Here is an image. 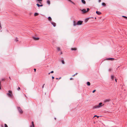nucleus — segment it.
<instances>
[{
	"mask_svg": "<svg viewBox=\"0 0 127 127\" xmlns=\"http://www.w3.org/2000/svg\"><path fill=\"white\" fill-rule=\"evenodd\" d=\"M96 116H97V118H98L99 117L98 116H97V115H95L94 116V117H96Z\"/></svg>",
	"mask_w": 127,
	"mask_h": 127,
	"instance_id": "2f4dec72",
	"label": "nucleus"
},
{
	"mask_svg": "<svg viewBox=\"0 0 127 127\" xmlns=\"http://www.w3.org/2000/svg\"><path fill=\"white\" fill-rule=\"evenodd\" d=\"M50 73H49V74H50Z\"/></svg>",
	"mask_w": 127,
	"mask_h": 127,
	"instance_id": "5fc2aeb1",
	"label": "nucleus"
},
{
	"mask_svg": "<svg viewBox=\"0 0 127 127\" xmlns=\"http://www.w3.org/2000/svg\"><path fill=\"white\" fill-rule=\"evenodd\" d=\"M102 5H103L104 6H106V4L104 3V2H103L102 3Z\"/></svg>",
	"mask_w": 127,
	"mask_h": 127,
	"instance_id": "4be33fe9",
	"label": "nucleus"
},
{
	"mask_svg": "<svg viewBox=\"0 0 127 127\" xmlns=\"http://www.w3.org/2000/svg\"><path fill=\"white\" fill-rule=\"evenodd\" d=\"M20 87H18V89H17V90H18V91H19V90H20Z\"/></svg>",
	"mask_w": 127,
	"mask_h": 127,
	"instance_id": "c85d7f7f",
	"label": "nucleus"
},
{
	"mask_svg": "<svg viewBox=\"0 0 127 127\" xmlns=\"http://www.w3.org/2000/svg\"><path fill=\"white\" fill-rule=\"evenodd\" d=\"M34 71L35 72L36 71V69H35V68H34Z\"/></svg>",
	"mask_w": 127,
	"mask_h": 127,
	"instance_id": "c9c22d12",
	"label": "nucleus"
},
{
	"mask_svg": "<svg viewBox=\"0 0 127 127\" xmlns=\"http://www.w3.org/2000/svg\"><path fill=\"white\" fill-rule=\"evenodd\" d=\"M52 24L54 27H55L56 26V24L55 23H54V22H52Z\"/></svg>",
	"mask_w": 127,
	"mask_h": 127,
	"instance_id": "f8f14e48",
	"label": "nucleus"
},
{
	"mask_svg": "<svg viewBox=\"0 0 127 127\" xmlns=\"http://www.w3.org/2000/svg\"><path fill=\"white\" fill-rule=\"evenodd\" d=\"M101 105H96L94 106L93 108L94 109L96 108H99L101 107Z\"/></svg>",
	"mask_w": 127,
	"mask_h": 127,
	"instance_id": "20e7f679",
	"label": "nucleus"
},
{
	"mask_svg": "<svg viewBox=\"0 0 127 127\" xmlns=\"http://www.w3.org/2000/svg\"><path fill=\"white\" fill-rule=\"evenodd\" d=\"M1 127H3V125H2Z\"/></svg>",
	"mask_w": 127,
	"mask_h": 127,
	"instance_id": "603ef678",
	"label": "nucleus"
},
{
	"mask_svg": "<svg viewBox=\"0 0 127 127\" xmlns=\"http://www.w3.org/2000/svg\"><path fill=\"white\" fill-rule=\"evenodd\" d=\"M96 13L98 15H100L101 14V12L98 11H96Z\"/></svg>",
	"mask_w": 127,
	"mask_h": 127,
	"instance_id": "1a4fd4ad",
	"label": "nucleus"
},
{
	"mask_svg": "<svg viewBox=\"0 0 127 127\" xmlns=\"http://www.w3.org/2000/svg\"><path fill=\"white\" fill-rule=\"evenodd\" d=\"M48 20L50 21H51L52 20V19H51V17H48Z\"/></svg>",
	"mask_w": 127,
	"mask_h": 127,
	"instance_id": "a211bd4d",
	"label": "nucleus"
},
{
	"mask_svg": "<svg viewBox=\"0 0 127 127\" xmlns=\"http://www.w3.org/2000/svg\"><path fill=\"white\" fill-rule=\"evenodd\" d=\"M39 3L40 4H41L42 3L41 2V1H39Z\"/></svg>",
	"mask_w": 127,
	"mask_h": 127,
	"instance_id": "a19ab883",
	"label": "nucleus"
},
{
	"mask_svg": "<svg viewBox=\"0 0 127 127\" xmlns=\"http://www.w3.org/2000/svg\"><path fill=\"white\" fill-rule=\"evenodd\" d=\"M83 22V21H79L77 22V24H74V26H76V25H81Z\"/></svg>",
	"mask_w": 127,
	"mask_h": 127,
	"instance_id": "f03ea898",
	"label": "nucleus"
},
{
	"mask_svg": "<svg viewBox=\"0 0 127 127\" xmlns=\"http://www.w3.org/2000/svg\"><path fill=\"white\" fill-rule=\"evenodd\" d=\"M62 54V51L61 52V54Z\"/></svg>",
	"mask_w": 127,
	"mask_h": 127,
	"instance_id": "c03bdc74",
	"label": "nucleus"
},
{
	"mask_svg": "<svg viewBox=\"0 0 127 127\" xmlns=\"http://www.w3.org/2000/svg\"><path fill=\"white\" fill-rule=\"evenodd\" d=\"M95 19H96V17H95Z\"/></svg>",
	"mask_w": 127,
	"mask_h": 127,
	"instance_id": "de8ad7c7",
	"label": "nucleus"
},
{
	"mask_svg": "<svg viewBox=\"0 0 127 127\" xmlns=\"http://www.w3.org/2000/svg\"><path fill=\"white\" fill-rule=\"evenodd\" d=\"M32 125L33 126V127H34V124L33 122H32Z\"/></svg>",
	"mask_w": 127,
	"mask_h": 127,
	"instance_id": "5701e85b",
	"label": "nucleus"
},
{
	"mask_svg": "<svg viewBox=\"0 0 127 127\" xmlns=\"http://www.w3.org/2000/svg\"><path fill=\"white\" fill-rule=\"evenodd\" d=\"M7 95L10 97H11L12 96V92L11 91L9 90L8 91V93L7 94Z\"/></svg>",
	"mask_w": 127,
	"mask_h": 127,
	"instance_id": "f257e3e1",
	"label": "nucleus"
},
{
	"mask_svg": "<svg viewBox=\"0 0 127 127\" xmlns=\"http://www.w3.org/2000/svg\"><path fill=\"white\" fill-rule=\"evenodd\" d=\"M47 3L49 4H50V0H48L47 1Z\"/></svg>",
	"mask_w": 127,
	"mask_h": 127,
	"instance_id": "6ab92c4d",
	"label": "nucleus"
},
{
	"mask_svg": "<svg viewBox=\"0 0 127 127\" xmlns=\"http://www.w3.org/2000/svg\"><path fill=\"white\" fill-rule=\"evenodd\" d=\"M71 50H77V48H72L71 49Z\"/></svg>",
	"mask_w": 127,
	"mask_h": 127,
	"instance_id": "4468645a",
	"label": "nucleus"
},
{
	"mask_svg": "<svg viewBox=\"0 0 127 127\" xmlns=\"http://www.w3.org/2000/svg\"><path fill=\"white\" fill-rule=\"evenodd\" d=\"M9 78L10 79H11L10 77H9Z\"/></svg>",
	"mask_w": 127,
	"mask_h": 127,
	"instance_id": "09e8293b",
	"label": "nucleus"
},
{
	"mask_svg": "<svg viewBox=\"0 0 127 127\" xmlns=\"http://www.w3.org/2000/svg\"><path fill=\"white\" fill-rule=\"evenodd\" d=\"M34 16H37V15H38V14L37 13H35L34 14Z\"/></svg>",
	"mask_w": 127,
	"mask_h": 127,
	"instance_id": "412c9836",
	"label": "nucleus"
},
{
	"mask_svg": "<svg viewBox=\"0 0 127 127\" xmlns=\"http://www.w3.org/2000/svg\"><path fill=\"white\" fill-rule=\"evenodd\" d=\"M82 2L84 4H86V2L85 0H81Z\"/></svg>",
	"mask_w": 127,
	"mask_h": 127,
	"instance_id": "9b49d317",
	"label": "nucleus"
},
{
	"mask_svg": "<svg viewBox=\"0 0 127 127\" xmlns=\"http://www.w3.org/2000/svg\"><path fill=\"white\" fill-rule=\"evenodd\" d=\"M125 19H127V17L126 16H122Z\"/></svg>",
	"mask_w": 127,
	"mask_h": 127,
	"instance_id": "393cba45",
	"label": "nucleus"
},
{
	"mask_svg": "<svg viewBox=\"0 0 127 127\" xmlns=\"http://www.w3.org/2000/svg\"><path fill=\"white\" fill-rule=\"evenodd\" d=\"M62 62L63 64H64L65 63L64 61V60H62Z\"/></svg>",
	"mask_w": 127,
	"mask_h": 127,
	"instance_id": "b1692460",
	"label": "nucleus"
},
{
	"mask_svg": "<svg viewBox=\"0 0 127 127\" xmlns=\"http://www.w3.org/2000/svg\"><path fill=\"white\" fill-rule=\"evenodd\" d=\"M30 15H32V14H30Z\"/></svg>",
	"mask_w": 127,
	"mask_h": 127,
	"instance_id": "8fccbe9b",
	"label": "nucleus"
},
{
	"mask_svg": "<svg viewBox=\"0 0 127 127\" xmlns=\"http://www.w3.org/2000/svg\"><path fill=\"white\" fill-rule=\"evenodd\" d=\"M4 126H5V127H8V126H7V125L6 124H5Z\"/></svg>",
	"mask_w": 127,
	"mask_h": 127,
	"instance_id": "bb28decb",
	"label": "nucleus"
},
{
	"mask_svg": "<svg viewBox=\"0 0 127 127\" xmlns=\"http://www.w3.org/2000/svg\"><path fill=\"white\" fill-rule=\"evenodd\" d=\"M32 38L33 39L35 40H38L39 39V37H33Z\"/></svg>",
	"mask_w": 127,
	"mask_h": 127,
	"instance_id": "39448f33",
	"label": "nucleus"
},
{
	"mask_svg": "<svg viewBox=\"0 0 127 127\" xmlns=\"http://www.w3.org/2000/svg\"><path fill=\"white\" fill-rule=\"evenodd\" d=\"M87 84L89 86L90 85V83L89 82H87Z\"/></svg>",
	"mask_w": 127,
	"mask_h": 127,
	"instance_id": "dca6fc26",
	"label": "nucleus"
},
{
	"mask_svg": "<svg viewBox=\"0 0 127 127\" xmlns=\"http://www.w3.org/2000/svg\"><path fill=\"white\" fill-rule=\"evenodd\" d=\"M16 41H18V39H16Z\"/></svg>",
	"mask_w": 127,
	"mask_h": 127,
	"instance_id": "e433bc0d",
	"label": "nucleus"
},
{
	"mask_svg": "<svg viewBox=\"0 0 127 127\" xmlns=\"http://www.w3.org/2000/svg\"><path fill=\"white\" fill-rule=\"evenodd\" d=\"M77 74H78V73H75V75H77Z\"/></svg>",
	"mask_w": 127,
	"mask_h": 127,
	"instance_id": "37998d69",
	"label": "nucleus"
},
{
	"mask_svg": "<svg viewBox=\"0 0 127 127\" xmlns=\"http://www.w3.org/2000/svg\"><path fill=\"white\" fill-rule=\"evenodd\" d=\"M90 10V9L89 8H87V10L86 11H87V12H88V11H89Z\"/></svg>",
	"mask_w": 127,
	"mask_h": 127,
	"instance_id": "a878e982",
	"label": "nucleus"
},
{
	"mask_svg": "<svg viewBox=\"0 0 127 127\" xmlns=\"http://www.w3.org/2000/svg\"><path fill=\"white\" fill-rule=\"evenodd\" d=\"M25 96L26 97V95H25Z\"/></svg>",
	"mask_w": 127,
	"mask_h": 127,
	"instance_id": "6e6d98bb",
	"label": "nucleus"
},
{
	"mask_svg": "<svg viewBox=\"0 0 127 127\" xmlns=\"http://www.w3.org/2000/svg\"><path fill=\"white\" fill-rule=\"evenodd\" d=\"M101 1V0H99L98 2H100Z\"/></svg>",
	"mask_w": 127,
	"mask_h": 127,
	"instance_id": "4c0bfd02",
	"label": "nucleus"
},
{
	"mask_svg": "<svg viewBox=\"0 0 127 127\" xmlns=\"http://www.w3.org/2000/svg\"><path fill=\"white\" fill-rule=\"evenodd\" d=\"M61 78V77H60V78H59V79H60Z\"/></svg>",
	"mask_w": 127,
	"mask_h": 127,
	"instance_id": "3c124183",
	"label": "nucleus"
},
{
	"mask_svg": "<svg viewBox=\"0 0 127 127\" xmlns=\"http://www.w3.org/2000/svg\"><path fill=\"white\" fill-rule=\"evenodd\" d=\"M115 81H116V82H117V80L116 79H115Z\"/></svg>",
	"mask_w": 127,
	"mask_h": 127,
	"instance_id": "49530a36",
	"label": "nucleus"
},
{
	"mask_svg": "<svg viewBox=\"0 0 127 127\" xmlns=\"http://www.w3.org/2000/svg\"><path fill=\"white\" fill-rule=\"evenodd\" d=\"M96 91V90H93V93H95Z\"/></svg>",
	"mask_w": 127,
	"mask_h": 127,
	"instance_id": "cd10ccee",
	"label": "nucleus"
},
{
	"mask_svg": "<svg viewBox=\"0 0 127 127\" xmlns=\"http://www.w3.org/2000/svg\"><path fill=\"white\" fill-rule=\"evenodd\" d=\"M44 85H45V84H44V85H43V86H42V88H43V87H44Z\"/></svg>",
	"mask_w": 127,
	"mask_h": 127,
	"instance_id": "79ce46f5",
	"label": "nucleus"
},
{
	"mask_svg": "<svg viewBox=\"0 0 127 127\" xmlns=\"http://www.w3.org/2000/svg\"><path fill=\"white\" fill-rule=\"evenodd\" d=\"M5 80V79H4V78H3V79H1V80H2V81H4V80Z\"/></svg>",
	"mask_w": 127,
	"mask_h": 127,
	"instance_id": "72a5a7b5",
	"label": "nucleus"
},
{
	"mask_svg": "<svg viewBox=\"0 0 127 127\" xmlns=\"http://www.w3.org/2000/svg\"><path fill=\"white\" fill-rule=\"evenodd\" d=\"M56 79H58V78H56Z\"/></svg>",
	"mask_w": 127,
	"mask_h": 127,
	"instance_id": "864d4df0",
	"label": "nucleus"
},
{
	"mask_svg": "<svg viewBox=\"0 0 127 127\" xmlns=\"http://www.w3.org/2000/svg\"><path fill=\"white\" fill-rule=\"evenodd\" d=\"M102 104V103H99V105H101Z\"/></svg>",
	"mask_w": 127,
	"mask_h": 127,
	"instance_id": "c756f323",
	"label": "nucleus"
},
{
	"mask_svg": "<svg viewBox=\"0 0 127 127\" xmlns=\"http://www.w3.org/2000/svg\"><path fill=\"white\" fill-rule=\"evenodd\" d=\"M83 13H85L87 12V11L85 9H83V10H81Z\"/></svg>",
	"mask_w": 127,
	"mask_h": 127,
	"instance_id": "423d86ee",
	"label": "nucleus"
},
{
	"mask_svg": "<svg viewBox=\"0 0 127 127\" xmlns=\"http://www.w3.org/2000/svg\"><path fill=\"white\" fill-rule=\"evenodd\" d=\"M70 80H73V78H70Z\"/></svg>",
	"mask_w": 127,
	"mask_h": 127,
	"instance_id": "7c9ffc66",
	"label": "nucleus"
},
{
	"mask_svg": "<svg viewBox=\"0 0 127 127\" xmlns=\"http://www.w3.org/2000/svg\"><path fill=\"white\" fill-rule=\"evenodd\" d=\"M75 75V74H74V75H73L72 76H73V77H74Z\"/></svg>",
	"mask_w": 127,
	"mask_h": 127,
	"instance_id": "ea45409f",
	"label": "nucleus"
},
{
	"mask_svg": "<svg viewBox=\"0 0 127 127\" xmlns=\"http://www.w3.org/2000/svg\"><path fill=\"white\" fill-rule=\"evenodd\" d=\"M110 99H107L104 100V102H108L110 101Z\"/></svg>",
	"mask_w": 127,
	"mask_h": 127,
	"instance_id": "0eeeda50",
	"label": "nucleus"
},
{
	"mask_svg": "<svg viewBox=\"0 0 127 127\" xmlns=\"http://www.w3.org/2000/svg\"><path fill=\"white\" fill-rule=\"evenodd\" d=\"M111 78L112 79V80H114V76H111Z\"/></svg>",
	"mask_w": 127,
	"mask_h": 127,
	"instance_id": "aec40b11",
	"label": "nucleus"
},
{
	"mask_svg": "<svg viewBox=\"0 0 127 127\" xmlns=\"http://www.w3.org/2000/svg\"><path fill=\"white\" fill-rule=\"evenodd\" d=\"M107 60H110L111 61H113L114 60V58H110L107 59Z\"/></svg>",
	"mask_w": 127,
	"mask_h": 127,
	"instance_id": "6e6552de",
	"label": "nucleus"
},
{
	"mask_svg": "<svg viewBox=\"0 0 127 127\" xmlns=\"http://www.w3.org/2000/svg\"><path fill=\"white\" fill-rule=\"evenodd\" d=\"M57 49L58 51H60L61 50V49L60 47H58L57 48Z\"/></svg>",
	"mask_w": 127,
	"mask_h": 127,
	"instance_id": "2eb2a0df",
	"label": "nucleus"
},
{
	"mask_svg": "<svg viewBox=\"0 0 127 127\" xmlns=\"http://www.w3.org/2000/svg\"><path fill=\"white\" fill-rule=\"evenodd\" d=\"M54 72V71H51V72H50V73H53Z\"/></svg>",
	"mask_w": 127,
	"mask_h": 127,
	"instance_id": "f704fd0d",
	"label": "nucleus"
},
{
	"mask_svg": "<svg viewBox=\"0 0 127 127\" xmlns=\"http://www.w3.org/2000/svg\"><path fill=\"white\" fill-rule=\"evenodd\" d=\"M1 82L0 81V85H1Z\"/></svg>",
	"mask_w": 127,
	"mask_h": 127,
	"instance_id": "a18cd8bd",
	"label": "nucleus"
},
{
	"mask_svg": "<svg viewBox=\"0 0 127 127\" xmlns=\"http://www.w3.org/2000/svg\"><path fill=\"white\" fill-rule=\"evenodd\" d=\"M17 108L20 113L21 114H22L23 113V112L22 110L19 107H18Z\"/></svg>",
	"mask_w": 127,
	"mask_h": 127,
	"instance_id": "7ed1b4c3",
	"label": "nucleus"
},
{
	"mask_svg": "<svg viewBox=\"0 0 127 127\" xmlns=\"http://www.w3.org/2000/svg\"><path fill=\"white\" fill-rule=\"evenodd\" d=\"M87 18L85 19L84 22L85 23L87 22L88 21V20L90 18Z\"/></svg>",
	"mask_w": 127,
	"mask_h": 127,
	"instance_id": "9d476101",
	"label": "nucleus"
},
{
	"mask_svg": "<svg viewBox=\"0 0 127 127\" xmlns=\"http://www.w3.org/2000/svg\"><path fill=\"white\" fill-rule=\"evenodd\" d=\"M52 78L53 79H54V77H53V76H52Z\"/></svg>",
	"mask_w": 127,
	"mask_h": 127,
	"instance_id": "58836bf2",
	"label": "nucleus"
},
{
	"mask_svg": "<svg viewBox=\"0 0 127 127\" xmlns=\"http://www.w3.org/2000/svg\"><path fill=\"white\" fill-rule=\"evenodd\" d=\"M36 5H37V6L38 7H39V6H43V5L42 4H41V5H40L39 4H36Z\"/></svg>",
	"mask_w": 127,
	"mask_h": 127,
	"instance_id": "ddd939ff",
	"label": "nucleus"
},
{
	"mask_svg": "<svg viewBox=\"0 0 127 127\" xmlns=\"http://www.w3.org/2000/svg\"><path fill=\"white\" fill-rule=\"evenodd\" d=\"M39 1H42V0H37Z\"/></svg>",
	"mask_w": 127,
	"mask_h": 127,
	"instance_id": "473e14b6",
	"label": "nucleus"
},
{
	"mask_svg": "<svg viewBox=\"0 0 127 127\" xmlns=\"http://www.w3.org/2000/svg\"><path fill=\"white\" fill-rule=\"evenodd\" d=\"M71 3H72L75 4L71 0H68Z\"/></svg>",
	"mask_w": 127,
	"mask_h": 127,
	"instance_id": "f3484780",
	"label": "nucleus"
}]
</instances>
